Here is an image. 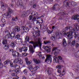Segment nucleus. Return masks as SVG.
I'll list each match as a JSON object with an SVG mask.
<instances>
[{
    "label": "nucleus",
    "instance_id": "nucleus-47",
    "mask_svg": "<svg viewBox=\"0 0 79 79\" xmlns=\"http://www.w3.org/2000/svg\"><path fill=\"white\" fill-rule=\"evenodd\" d=\"M2 21L3 23L5 24V23H6V20L4 19H2Z\"/></svg>",
    "mask_w": 79,
    "mask_h": 79
},
{
    "label": "nucleus",
    "instance_id": "nucleus-63",
    "mask_svg": "<svg viewBox=\"0 0 79 79\" xmlns=\"http://www.w3.org/2000/svg\"><path fill=\"white\" fill-rule=\"evenodd\" d=\"M31 71L32 74H34V73H35V71L31 70Z\"/></svg>",
    "mask_w": 79,
    "mask_h": 79
},
{
    "label": "nucleus",
    "instance_id": "nucleus-42",
    "mask_svg": "<svg viewBox=\"0 0 79 79\" xmlns=\"http://www.w3.org/2000/svg\"><path fill=\"white\" fill-rule=\"evenodd\" d=\"M57 4H55L54 6H53V7L52 8V10H55V9H56V6H57Z\"/></svg>",
    "mask_w": 79,
    "mask_h": 79
},
{
    "label": "nucleus",
    "instance_id": "nucleus-51",
    "mask_svg": "<svg viewBox=\"0 0 79 79\" xmlns=\"http://www.w3.org/2000/svg\"><path fill=\"white\" fill-rule=\"evenodd\" d=\"M4 66L2 63L1 62H0V68H2Z\"/></svg>",
    "mask_w": 79,
    "mask_h": 79
},
{
    "label": "nucleus",
    "instance_id": "nucleus-15",
    "mask_svg": "<svg viewBox=\"0 0 79 79\" xmlns=\"http://www.w3.org/2000/svg\"><path fill=\"white\" fill-rule=\"evenodd\" d=\"M40 41V38L38 39V42H36L38 43V47H39L40 49H41V46H42V43H41Z\"/></svg>",
    "mask_w": 79,
    "mask_h": 79
},
{
    "label": "nucleus",
    "instance_id": "nucleus-57",
    "mask_svg": "<svg viewBox=\"0 0 79 79\" xmlns=\"http://www.w3.org/2000/svg\"><path fill=\"white\" fill-rule=\"evenodd\" d=\"M41 17H44V15H41V16H40L39 17H38L37 18V19H40V18H41Z\"/></svg>",
    "mask_w": 79,
    "mask_h": 79
},
{
    "label": "nucleus",
    "instance_id": "nucleus-7",
    "mask_svg": "<svg viewBox=\"0 0 79 79\" xmlns=\"http://www.w3.org/2000/svg\"><path fill=\"white\" fill-rule=\"evenodd\" d=\"M19 50L20 52H22V51H24L25 52H26L27 50V48L25 47H23L21 48H19Z\"/></svg>",
    "mask_w": 79,
    "mask_h": 79
},
{
    "label": "nucleus",
    "instance_id": "nucleus-56",
    "mask_svg": "<svg viewBox=\"0 0 79 79\" xmlns=\"http://www.w3.org/2000/svg\"><path fill=\"white\" fill-rule=\"evenodd\" d=\"M29 19V20H31L32 19V16L31 15H30Z\"/></svg>",
    "mask_w": 79,
    "mask_h": 79
},
{
    "label": "nucleus",
    "instance_id": "nucleus-13",
    "mask_svg": "<svg viewBox=\"0 0 79 79\" xmlns=\"http://www.w3.org/2000/svg\"><path fill=\"white\" fill-rule=\"evenodd\" d=\"M29 50L30 53H33L34 52V50L33 48V46L31 45H30L29 46Z\"/></svg>",
    "mask_w": 79,
    "mask_h": 79
},
{
    "label": "nucleus",
    "instance_id": "nucleus-3",
    "mask_svg": "<svg viewBox=\"0 0 79 79\" xmlns=\"http://www.w3.org/2000/svg\"><path fill=\"white\" fill-rule=\"evenodd\" d=\"M12 55L14 57H16V56H17L18 58L21 56V54L16 51H14L12 52Z\"/></svg>",
    "mask_w": 79,
    "mask_h": 79
},
{
    "label": "nucleus",
    "instance_id": "nucleus-35",
    "mask_svg": "<svg viewBox=\"0 0 79 79\" xmlns=\"http://www.w3.org/2000/svg\"><path fill=\"white\" fill-rule=\"evenodd\" d=\"M70 31H69L70 32H72L73 34V32H75V30H74V29H73V28H72L70 29Z\"/></svg>",
    "mask_w": 79,
    "mask_h": 79
},
{
    "label": "nucleus",
    "instance_id": "nucleus-61",
    "mask_svg": "<svg viewBox=\"0 0 79 79\" xmlns=\"http://www.w3.org/2000/svg\"><path fill=\"white\" fill-rule=\"evenodd\" d=\"M26 63L28 64V65H29V64H30L31 63V62L30 61H28L27 62V63Z\"/></svg>",
    "mask_w": 79,
    "mask_h": 79
},
{
    "label": "nucleus",
    "instance_id": "nucleus-59",
    "mask_svg": "<svg viewBox=\"0 0 79 79\" xmlns=\"http://www.w3.org/2000/svg\"><path fill=\"white\" fill-rule=\"evenodd\" d=\"M40 23V22H39V20H36L35 23H36V24H38V23Z\"/></svg>",
    "mask_w": 79,
    "mask_h": 79
},
{
    "label": "nucleus",
    "instance_id": "nucleus-6",
    "mask_svg": "<svg viewBox=\"0 0 79 79\" xmlns=\"http://www.w3.org/2000/svg\"><path fill=\"white\" fill-rule=\"evenodd\" d=\"M66 35L67 36L68 39H71L73 37V35L72 32L68 31V32L67 33Z\"/></svg>",
    "mask_w": 79,
    "mask_h": 79
},
{
    "label": "nucleus",
    "instance_id": "nucleus-60",
    "mask_svg": "<svg viewBox=\"0 0 79 79\" xmlns=\"http://www.w3.org/2000/svg\"><path fill=\"white\" fill-rule=\"evenodd\" d=\"M58 58L60 60H63V58H62V57H61V56H58Z\"/></svg>",
    "mask_w": 79,
    "mask_h": 79
},
{
    "label": "nucleus",
    "instance_id": "nucleus-16",
    "mask_svg": "<svg viewBox=\"0 0 79 79\" xmlns=\"http://www.w3.org/2000/svg\"><path fill=\"white\" fill-rule=\"evenodd\" d=\"M71 29H72V27L71 26H67L65 28V31L66 32H67L68 31H70V30Z\"/></svg>",
    "mask_w": 79,
    "mask_h": 79
},
{
    "label": "nucleus",
    "instance_id": "nucleus-41",
    "mask_svg": "<svg viewBox=\"0 0 79 79\" xmlns=\"http://www.w3.org/2000/svg\"><path fill=\"white\" fill-rule=\"evenodd\" d=\"M77 5V3L75 2L74 1H73L72 2V5L76 6Z\"/></svg>",
    "mask_w": 79,
    "mask_h": 79
},
{
    "label": "nucleus",
    "instance_id": "nucleus-4",
    "mask_svg": "<svg viewBox=\"0 0 79 79\" xmlns=\"http://www.w3.org/2000/svg\"><path fill=\"white\" fill-rule=\"evenodd\" d=\"M48 61L47 63L48 64H50L52 63V57L50 55H48L47 56V58L45 60V61Z\"/></svg>",
    "mask_w": 79,
    "mask_h": 79
},
{
    "label": "nucleus",
    "instance_id": "nucleus-50",
    "mask_svg": "<svg viewBox=\"0 0 79 79\" xmlns=\"http://www.w3.org/2000/svg\"><path fill=\"white\" fill-rule=\"evenodd\" d=\"M47 32H48V34H51V33H52V32H53V30H52V31H50V30H48V31H47Z\"/></svg>",
    "mask_w": 79,
    "mask_h": 79
},
{
    "label": "nucleus",
    "instance_id": "nucleus-53",
    "mask_svg": "<svg viewBox=\"0 0 79 79\" xmlns=\"http://www.w3.org/2000/svg\"><path fill=\"white\" fill-rule=\"evenodd\" d=\"M22 55L23 56H26L27 55V53H23Z\"/></svg>",
    "mask_w": 79,
    "mask_h": 79
},
{
    "label": "nucleus",
    "instance_id": "nucleus-18",
    "mask_svg": "<svg viewBox=\"0 0 79 79\" xmlns=\"http://www.w3.org/2000/svg\"><path fill=\"white\" fill-rule=\"evenodd\" d=\"M33 60L35 64H39L40 63V60H37L35 59H33Z\"/></svg>",
    "mask_w": 79,
    "mask_h": 79
},
{
    "label": "nucleus",
    "instance_id": "nucleus-44",
    "mask_svg": "<svg viewBox=\"0 0 79 79\" xmlns=\"http://www.w3.org/2000/svg\"><path fill=\"white\" fill-rule=\"evenodd\" d=\"M25 40L29 42V36H27L25 38Z\"/></svg>",
    "mask_w": 79,
    "mask_h": 79
},
{
    "label": "nucleus",
    "instance_id": "nucleus-10",
    "mask_svg": "<svg viewBox=\"0 0 79 79\" xmlns=\"http://www.w3.org/2000/svg\"><path fill=\"white\" fill-rule=\"evenodd\" d=\"M21 59L20 58H16L14 60V63H17L19 62V64H21Z\"/></svg>",
    "mask_w": 79,
    "mask_h": 79
},
{
    "label": "nucleus",
    "instance_id": "nucleus-8",
    "mask_svg": "<svg viewBox=\"0 0 79 79\" xmlns=\"http://www.w3.org/2000/svg\"><path fill=\"white\" fill-rule=\"evenodd\" d=\"M43 48H44V49L45 50L48 52V53H50L51 52V50H50V48L48 46H44L43 47Z\"/></svg>",
    "mask_w": 79,
    "mask_h": 79
},
{
    "label": "nucleus",
    "instance_id": "nucleus-28",
    "mask_svg": "<svg viewBox=\"0 0 79 79\" xmlns=\"http://www.w3.org/2000/svg\"><path fill=\"white\" fill-rule=\"evenodd\" d=\"M7 35H6V39H9L10 37L11 38L10 33H7Z\"/></svg>",
    "mask_w": 79,
    "mask_h": 79
},
{
    "label": "nucleus",
    "instance_id": "nucleus-1",
    "mask_svg": "<svg viewBox=\"0 0 79 79\" xmlns=\"http://www.w3.org/2000/svg\"><path fill=\"white\" fill-rule=\"evenodd\" d=\"M8 13H6L5 14V15L6 17H8V18H10L11 17V13H13V10H12L10 8H8Z\"/></svg>",
    "mask_w": 79,
    "mask_h": 79
},
{
    "label": "nucleus",
    "instance_id": "nucleus-32",
    "mask_svg": "<svg viewBox=\"0 0 79 79\" xmlns=\"http://www.w3.org/2000/svg\"><path fill=\"white\" fill-rule=\"evenodd\" d=\"M66 5L67 6H70L71 5H72V3L71 2H67Z\"/></svg>",
    "mask_w": 79,
    "mask_h": 79
},
{
    "label": "nucleus",
    "instance_id": "nucleus-20",
    "mask_svg": "<svg viewBox=\"0 0 79 79\" xmlns=\"http://www.w3.org/2000/svg\"><path fill=\"white\" fill-rule=\"evenodd\" d=\"M22 42H23L22 38H20L18 39L17 41L18 44H22Z\"/></svg>",
    "mask_w": 79,
    "mask_h": 79
},
{
    "label": "nucleus",
    "instance_id": "nucleus-30",
    "mask_svg": "<svg viewBox=\"0 0 79 79\" xmlns=\"http://www.w3.org/2000/svg\"><path fill=\"white\" fill-rule=\"evenodd\" d=\"M79 35L78 34V33L76 32L74 33V38H78V35Z\"/></svg>",
    "mask_w": 79,
    "mask_h": 79
},
{
    "label": "nucleus",
    "instance_id": "nucleus-52",
    "mask_svg": "<svg viewBox=\"0 0 79 79\" xmlns=\"http://www.w3.org/2000/svg\"><path fill=\"white\" fill-rule=\"evenodd\" d=\"M75 30L77 31H78L79 30V26H77L75 28Z\"/></svg>",
    "mask_w": 79,
    "mask_h": 79
},
{
    "label": "nucleus",
    "instance_id": "nucleus-54",
    "mask_svg": "<svg viewBox=\"0 0 79 79\" xmlns=\"http://www.w3.org/2000/svg\"><path fill=\"white\" fill-rule=\"evenodd\" d=\"M79 44L78 43H76V48H78V47H79Z\"/></svg>",
    "mask_w": 79,
    "mask_h": 79
},
{
    "label": "nucleus",
    "instance_id": "nucleus-31",
    "mask_svg": "<svg viewBox=\"0 0 79 79\" xmlns=\"http://www.w3.org/2000/svg\"><path fill=\"white\" fill-rule=\"evenodd\" d=\"M71 44L73 46H75V45H76V40H73Z\"/></svg>",
    "mask_w": 79,
    "mask_h": 79
},
{
    "label": "nucleus",
    "instance_id": "nucleus-39",
    "mask_svg": "<svg viewBox=\"0 0 79 79\" xmlns=\"http://www.w3.org/2000/svg\"><path fill=\"white\" fill-rule=\"evenodd\" d=\"M10 47L9 46H6V45H5L4 47V49L5 50H7L8 48H9Z\"/></svg>",
    "mask_w": 79,
    "mask_h": 79
},
{
    "label": "nucleus",
    "instance_id": "nucleus-5",
    "mask_svg": "<svg viewBox=\"0 0 79 79\" xmlns=\"http://www.w3.org/2000/svg\"><path fill=\"white\" fill-rule=\"evenodd\" d=\"M15 68L17 69L15 71V72L16 73H19L20 72H21V71L19 70V69L20 68V66L19 65H18L17 64H16L15 66H14Z\"/></svg>",
    "mask_w": 79,
    "mask_h": 79
},
{
    "label": "nucleus",
    "instance_id": "nucleus-48",
    "mask_svg": "<svg viewBox=\"0 0 79 79\" xmlns=\"http://www.w3.org/2000/svg\"><path fill=\"white\" fill-rule=\"evenodd\" d=\"M4 32L6 33V34H9L10 33V31H9L8 30L6 29L4 31Z\"/></svg>",
    "mask_w": 79,
    "mask_h": 79
},
{
    "label": "nucleus",
    "instance_id": "nucleus-37",
    "mask_svg": "<svg viewBox=\"0 0 79 79\" xmlns=\"http://www.w3.org/2000/svg\"><path fill=\"white\" fill-rule=\"evenodd\" d=\"M50 39L52 40H55V37L54 36H52L50 37Z\"/></svg>",
    "mask_w": 79,
    "mask_h": 79
},
{
    "label": "nucleus",
    "instance_id": "nucleus-33",
    "mask_svg": "<svg viewBox=\"0 0 79 79\" xmlns=\"http://www.w3.org/2000/svg\"><path fill=\"white\" fill-rule=\"evenodd\" d=\"M28 69H30V71H31V69H32L33 68V67H32V65H30L28 66Z\"/></svg>",
    "mask_w": 79,
    "mask_h": 79
},
{
    "label": "nucleus",
    "instance_id": "nucleus-9",
    "mask_svg": "<svg viewBox=\"0 0 79 79\" xmlns=\"http://www.w3.org/2000/svg\"><path fill=\"white\" fill-rule=\"evenodd\" d=\"M29 43L31 44H33V47L35 48L36 47H38V43L35 42L33 41H31L29 42Z\"/></svg>",
    "mask_w": 79,
    "mask_h": 79
},
{
    "label": "nucleus",
    "instance_id": "nucleus-19",
    "mask_svg": "<svg viewBox=\"0 0 79 79\" xmlns=\"http://www.w3.org/2000/svg\"><path fill=\"white\" fill-rule=\"evenodd\" d=\"M17 5L18 6H22L23 5V3L21 0H18L17 2Z\"/></svg>",
    "mask_w": 79,
    "mask_h": 79
},
{
    "label": "nucleus",
    "instance_id": "nucleus-17",
    "mask_svg": "<svg viewBox=\"0 0 79 79\" xmlns=\"http://www.w3.org/2000/svg\"><path fill=\"white\" fill-rule=\"evenodd\" d=\"M56 68H58L57 69V72L58 73H60L61 72V66L57 65L56 67Z\"/></svg>",
    "mask_w": 79,
    "mask_h": 79
},
{
    "label": "nucleus",
    "instance_id": "nucleus-40",
    "mask_svg": "<svg viewBox=\"0 0 79 79\" xmlns=\"http://www.w3.org/2000/svg\"><path fill=\"white\" fill-rule=\"evenodd\" d=\"M21 37V35H19V34H18L15 37V39H19V38Z\"/></svg>",
    "mask_w": 79,
    "mask_h": 79
},
{
    "label": "nucleus",
    "instance_id": "nucleus-21",
    "mask_svg": "<svg viewBox=\"0 0 79 79\" xmlns=\"http://www.w3.org/2000/svg\"><path fill=\"white\" fill-rule=\"evenodd\" d=\"M74 66H75V69L76 73H79V71L78 69L79 68V65H77L76 66V65Z\"/></svg>",
    "mask_w": 79,
    "mask_h": 79
},
{
    "label": "nucleus",
    "instance_id": "nucleus-43",
    "mask_svg": "<svg viewBox=\"0 0 79 79\" xmlns=\"http://www.w3.org/2000/svg\"><path fill=\"white\" fill-rule=\"evenodd\" d=\"M36 34H37L38 36H40V31L38 30L36 31Z\"/></svg>",
    "mask_w": 79,
    "mask_h": 79
},
{
    "label": "nucleus",
    "instance_id": "nucleus-29",
    "mask_svg": "<svg viewBox=\"0 0 79 79\" xmlns=\"http://www.w3.org/2000/svg\"><path fill=\"white\" fill-rule=\"evenodd\" d=\"M41 52H40L38 54V55L40 58H42V59H44L45 58V57H42V54H41Z\"/></svg>",
    "mask_w": 79,
    "mask_h": 79
},
{
    "label": "nucleus",
    "instance_id": "nucleus-49",
    "mask_svg": "<svg viewBox=\"0 0 79 79\" xmlns=\"http://www.w3.org/2000/svg\"><path fill=\"white\" fill-rule=\"evenodd\" d=\"M36 21V18L35 17L33 18L32 19V21H33L34 23Z\"/></svg>",
    "mask_w": 79,
    "mask_h": 79
},
{
    "label": "nucleus",
    "instance_id": "nucleus-38",
    "mask_svg": "<svg viewBox=\"0 0 79 79\" xmlns=\"http://www.w3.org/2000/svg\"><path fill=\"white\" fill-rule=\"evenodd\" d=\"M39 19L40 20H39L38 21H39L40 23L41 24H42V23H43L44 22V20H43V19H42L41 18H40Z\"/></svg>",
    "mask_w": 79,
    "mask_h": 79
},
{
    "label": "nucleus",
    "instance_id": "nucleus-23",
    "mask_svg": "<svg viewBox=\"0 0 79 79\" xmlns=\"http://www.w3.org/2000/svg\"><path fill=\"white\" fill-rule=\"evenodd\" d=\"M16 42H11V44H10V46L12 48H14L16 46Z\"/></svg>",
    "mask_w": 79,
    "mask_h": 79
},
{
    "label": "nucleus",
    "instance_id": "nucleus-45",
    "mask_svg": "<svg viewBox=\"0 0 79 79\" xmlns=\"http://www.w3.org/2000/svg\"><path fill=\"white\" fill-rule=\"evenodd\" d=\"M1 8H2V7H3V6H5L4 5V3H3V2H1Z\"/></svg>",
    "mask_w": 79,
    "mask_h": 79
},
{
    "label": "nucleus",
    "instance_id": "nucleus-22",
    "mask_svg": "<svg viewBox=\"0 0 79 79\" xmlns=\"http://www.w3.org/2000/svg\"><path fill=\"white\" fill-rule=\"evenodd\" d=\"M62 44L64 45V47H66L67 45V43L66 41V40L65 39H63L62 40Z\"/></svg>",
    "mask_w": 79,
    "mask_h": 79
},
{
    "label": "nucleus",
    "instance_id": "nucleus-46",
    "mask_svg": "<svg viewBox=\"0 0 79 79\" xmlns=\"http://www.w3.org/2000/svg\"><path fill=\"white\" fill-rule=\"evenodd\" d=\"M51 42V41H44V43L45 44H47L48 43H50Z\"/></svg>",
    "mask_w": 79,
    "mask_h": 79
},
{
    "label": "nucleus",
    "instance_id": "nucleus-58",
    "mask_svg": "<svg viewBox=\"0 0 79 79\" xmlns=\"http://www.w3.org/2000/svg\"><path fill=\"white\" fill-rule=\"evenodd\" d=\"M33 35L34 36H35V35L36 34H37V33H36V31L35 32H33L32 33Z\"/></svg>",
    "mask_w": 79,
    "mask_h": 79
},
{
    "label": "nucleus",
    "instance_id": "nucleus-14",
    "mask_svg": "<svg viewBox=\"0 0 79 79\" xmlns=\"http://www.w3.org/2000/svg\"><path fill=\"white\" fill-rule=\"evenodd\" d=\"M54 58L53 60L54 63H58L59 61V59L56 57V56H54Z\"/></svg>",
    "mask_w": 79,
    "mask_h": 79
},
{
    "label": "nucleus",
    "instance_id": "nucleus-2",
    "mask_svg": "<svg viewBox=\"0 0 79 79\" xmlns=\"http://www.w3.org/2000/svg\"><path fill=\"white\" fill-rule=\"evenodd\" d=\"M57 49V47H54L52 48V52H54V51H55L54 52V54L55 56H57L58 53H60V50Z\"/></svg>",
    "mask_w": 79,
    "mask_h": 79
},
{
    "label": "nucleus",
    "instance_id": "nucleus-36",
    "mask_svg": "<svg viewBox=\"0 0 79 79\" xmlns=\"http://www.w3.org/2000/svg\"><path fill=\"white\" fill-rule=\"evenodd\" d=\"M23 72L25 75H27V69H25L24 70Z\"/></svg>",
    "mask_w": 79,
    "mask_h": 79
},
{
    "label": "nucleus",
    "instance_id": "nucleus-24",
    "mask_svg": "<svg viewBox=\"0 0 79 79\" xmlns=\"http://www.w3.org/2000/svg\"><path fill=\"white\" fill-rule=\"evenodd\" d=\"M15 32L12 33L10 35V39H13L15 37Z\"/></svg>",
    "mask_w": 79,
    "mask_h": 79
},
{
    "label": "nucleus",
    "instance_id": "nucleus-11",
    "mask_svg": "<svg viewBox=\"0 0 79 79\" xmlns=\"http://www.w3.org/2000/svg\"><path fill=\"white\" fill-rule=\"evenodd\" d=\"M20 27L18 26L15 27H14L13 29V31L14 32H19L20 31Z\"/></svg>",
    "mask_w": 79,
    "mask_h": 79
},
{
    "label": "nucleus",
    "instance_id": "nucleus-26",
    "mask_svg": "<svg viewBox=\"0 0 79 79\" xmlns=\"http://www.w3.org/2000/svg\"><path fill=\"white\" fill-rule=\"evenodd\" d=\"M2 43L3 45H6L8 44V40H3Z\"/></svg>",
    "mask_w": 79,
    "mask_h": 79
},
{
    "label": "nucleus",
    "instance_id": "nucleus-64",
    "mask_svg": "<svg viewBox=\"0 0 79 79\" xmlns=\"http://www.w3.org/2000/svg\"><path fill=\"white\" fill-rule=\"evenodd\" d=\"M5 24L4 23L2 24H0L1 26L2 27H3V26H5Z\"/></svg>",
    "mask_w": 79,
    "mask_h": 79
},
{
    "label": "nucleus",
    "instance_id": "nucleus-34",
    "mask_svg": "<svg viewBox=\"0 0 79 79\" xmlns=\"http://www.w3.org/2000/svg\"><path fill=\"white\" fill-rule=\"evenodd\" d=\"M18 75V73H11L12 76H13L15 77L16 76H17V75Z\"/></svg>",
    "mask_w": 79,
    "mask_h": 79
},
{
    "label": "nucleus",
    "instance_id": "nucleus-27",
    "mask_svg": "<svg viewBox=\"0 0 79 79\" xmlns=\"http://www.w3.org/2000/svg\"><path fill=\"white\" fill-rule=\"evenodd\" d=\"M46 72H47L48 74H50L52 73V70L50 69H47L46 70Z\"/></svg>",
    "mask_w": 79,
    "mask_h": 79
},
{
    "label": "nucleus",
    "instance_id": "nucleus-25",
    "mask_svg": "<svg viewBox=\"0 0 79 79\" xmlns=\"http://www.w3.org/2000/svg\"><path fill=\"white\" fill-rule=\"evenodd\" d=\"M11 61L10 60H7L6 61L4 62V64L5 65V64H8L9 63H10Z\"/></svg>",
    "mask_w": 79,
    "mask_h": 79
},
{
    "label": "nucleus",
    "instance_id": "nucleus-12",
    "mask_svg": "<svg viewBox=\"0 0 79 79\" xmlns=\"http://www.w3.org/2000/svg\"><path fill=\"white\" fill-rule=\"evenodd\" d=\"M22 29H23V30L24 31V32H29V28L26 27H24L23 26L22 27Z\"/></svg>",
    "mask_w": 79,
    "mask_h": 79
},
{
    "label": "nucleus",
    "instance_id": "nucleus-62",
    "mask_svg": "<svg viewBox=\"0 0 79 79\" xmlns=\"http://www.w3.org/2000/svg\"><path fill=\"white\" fill-rule=\"evenodd\" d=\"M13 63L11 62H10V65L11 67H13Z\"/></svg>",
    "mask_w": 79,
    "mask_h": 79
},
{
    "label": "nucleus",
    "instance_id": "nucleus-55",
    "mask_svg": "<svg viewBox=\"0 0 79 79\" xmlns=\"http://www.w3.org/2000/svg\"><path fill=\"white\" fill-rule=\"evenodd\" d=\"M25 61L26 62V63H27V62L29 61H28V58H25Z\"/></svg>",
    "mask_w": 79,
    "mask_h": 79
}]
</instances>
